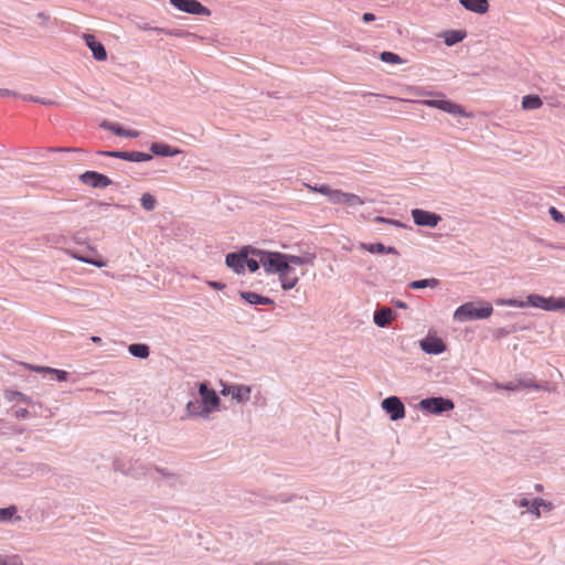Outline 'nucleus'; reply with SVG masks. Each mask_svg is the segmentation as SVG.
Returning a JSON list of instances; mask_svg holds the SVG:
<instances>
[{
	"instance_id": "1",
	"label": "nucleus",
	"mask_w": 565,
	"mask_h": 565,
	"mask_svg": "<svg viewBox=\"0 0 565 565\" xmlns=\"http://www.w3.org/2000/svg\"><path fill=\"white\" fill-rule=\"evenodd\" d=\"M315 260L316 254L309 252L299 256L286 254V259H282L278 273L276 274L281 284V288L284 290H290L298 284L299 277L296 275L292 265H313Z\"/></svg>"
},
{
	"instance_id": "2",
	"label": "nucleus",
	"mask_w": 565,
	"mask_h": 565,
	"mask_svg": "<svg viewBox=\"0 0 565 565\" xmlns=\"http://www.w3.org/2000/svg\"><path fill=\"white\" fill-rule=\"evenodd\" d=\"M306 186L312 191L326 195L333 204H343L348 206L363 205L364 200L354 193L343 192L341 190L331 189L329 185H309Z\"/></svg>"
},
{
	"instance_id": "3",
	"label": "nucleus",
	"mask_w": 565,
	"mask_h": 565,
	"mask_svg": "<svg viewBox=\"0 0 565 565\" xmlns=\"http://www.w3.org/2000/svg\"><path fill=\"white\" fill-rule=\"evenodd\" d=\"M493 312L490 303L477 308L473 302H466L456 309L454 318L458 321H468L489 318Z\"/></svg>"
},
{
	"instance_id": "4",
	"label": "nucleus",
	"mask_w": 565,
	"mask_h": 565,
	"mask_svg": "<svg viewBox=\"0 0 565 565\" xmlns=\"http://www.w3.org/2000/svg\"><path fill=\"white\" fill-rule=\"evenodd\" d=\"M255 256H259L262 267L267 275H276L278 273L280 263L286 259V254L279 252H269L258 248L250 249Z\"/></svg>"
},
{
	"instance_id": "5",
	"label": "nucleus",
	"mask_w": 565,
	"mask_h": 565,
	"mask_svg": "<svg viewBox=\"0 0 565 565\" xmlns=\"http://www.w3.org/2000/svg\"><path fill=\"white\" fill-rule=\"evenodd\" d=\"M526 306L541 308L543 310L553 311L557 309H565V298L559 297H542L539 295H529L526 297Z\"/></svg>"
},
{
	"instance_id": "6",
	"label": "nucleus",
	"mask_w": 565,
	"mask_h": 565,
	"mask_svg": "<svg viewBox=\"0 0 565 565\" xmlns=\"http://www.w3.org/2000/svg\"><path fill=\"white\" fill-rule=\"evenodd\" d=\"M418 103L426 105L428 107L440 109L451 115L470 117V115L467 114L460 105L452 103L451 100L448 99H424L419 100Z\"/></svg>"
},
{
	"instance_id": "7",
	"label": "nucleus",
	"mask_w": 565,
	"mask_h": 565,
	"mask_svg": "<svg viewBox=\"0 0 565 565\" xmlns=\"http://www.w3.org/2000/svg\"><path fill=\"white\" fill-rule=\"evenodd\" d=\"M419 407L433 414H440L454 409L455 405L452 401L444 397H429L420 401Z\"/></svg>"
},
{
	"instance_id": "8",
	"label": "nucleus",
	"mask_w": 565,
	"mask_h": 565,
	"mask_svg": "<svg viewBox=\"0 0 565 565\" xmlns=\"http://www.w3.org/2000/svg\"><path fill=\"white\" fill-rule=\"evenodd\" d=\"M172 6H174L178 10L196 15H206L211 14L210 9L204 7L201 2L196 0H169Z\"/></svg>"
},
{
	"instance_id": "9",
	"label": "nucleus",
	"mask_w": 565,
	"mask_h": 565,
	"mask_svg": "<svg viewBox=\"0 0 565 565\" xmlns=\"http://www.w3.org/2000/svg\"><path fill=\"white\" fill-rule=\"evenodd\" d=\"M199 393L202 397V404L205 411L204 413L211 414L212 412H214L220 404V398L216 395L215 391L209 390L205 383H201L199 387Z\"/></svg>"
},
{
	"instance_id": "10",
	"label": "nucleus",
	"mask_w": 565,
	"mask_h": 565,
	"mask_svg": "<svg viewBox=\"0 0 565 565\" xmlns=\"http://www.w3.org/2000/svg\"><path fill=\"white\" fill-rule=\"evenodd\" d=\"M382 407L390 415L392 420H397L405 416V407L396 396L385 398L382 402Z\"/></svg>"
},
{
	"instance_id": "11",
	"label": "nucleus",
	"mask_w": 565,
	"mask_h": 565,
	"mask_svg": "<svg viewBox=\"0 0 565 565\" xmlns=\"http://www.w3.org/2000/svg\"><path fill=\"white\" fill-rule=\"evenodd\" d=\"M412 216L416 225L428 227H435L441 220L438 214L420 209H414Z\"/></svg>"
},
{
	"instance_id": "12",
	"label": "nucleus",
	"mask_w": 565,
	"mask_h": 565,
	"mask_svg": "<svg viewBox=\"0 0 565 565\" xmlns=\"http://www.w3.org/2000/svg\"><path fill=\"white\" fill-rule=\"evenodd\" d=\"M246 256H248V247L242 248L238 253H231L226 256V265L235 273L242 274L245 270Z\"/></svg>"
},
{
	"instance_id": "13",
	"label": "nucleus",
	"mask_w": 565,
	"mask_h": 565,
	"mask_svg": "<svg viewBox=\"0 0 565 565\" xmlns=\"http://www.w3.org/2000/svg\"><path fill=\"white\" fill-rule=\"evenodd\" d=\"M81 180L84 184L93 188H106L111 184L108 177L95 171H86L81 175Z\"/></svg>"
},
{
	"instance_id": "14",
	"label": "nucleus",
	"mask_w": 565,
	"mask_h": 565,
	"mask_svg": "<svg viewBox=\"0 0 565 565\" xmlns=\"http://www.w3.org/2000/svg\"><path fill=\"white\" fill-rule=\"evenodd\" d=\"M423 351L429 354L443 353L446 349L444 341L437 337H427L420 341Z\"/></svg>"
},
{
	"instance_id": "15",
	"label": "nucleus",
	"mask_w": 565,
	"mask_h": 565,
	"mask_svg": "<svg viewBox=\"0 0 565 565\" xmlns=\"http://www.w3.org/2000/svg\"><path fill=\"white\" fill-rule=\"evenodd\" d=\"M83 39L85 40L86 45L90 49L93 56L97 61H105L107 58V52L105 46L98 42L94 35L84 34Z\"/></svg>"
},
{
	"instance_id": "16",
	"label": "nucleus",
	"mask_w": 565,
	"mask_h": 565,
	"mask_svg": "<svg viewBox=\"0 0 565 565\" xmlns=\"http://www.w3.org/2000/svg\"><path fill=\"white\" fill-rule=\"evenodd\" d=\"M222 393L230 394L237 402H246L250 397V387L245 385H233L227 388H224Z\"/></svg>"
},
{
	"instance_id": "17",
	"label": "nucleus",
	"mask_w": 565,
	"mask_h": 565,
	"mask_svg": "<svg viewBox=\"0 0 565 565\" xmlns=\"http://www.w3.org/2000/svg\"><path fill=\"white\" fill-rule=\"evenodd\" d=\"M460 4L472 12L483 14L489 10L488 0H459Z\"/></svg>"
},
{
	"instance_id": "18",
	"label": "nucleus",
	"mask_w": 565,
	"mask_h": 565,
	"mask_svg": "<svg viewBox=\"0 0 565 565\" xmlns=\"http://www.w3.org/2000/svg\"><path fill=\"white\" fill-rule=\"evenodd\" d=\"M150 150L157 156L174 157L180 154L182 151L178 148H172L169 145L154 142L151 145Z\"/></svg>"
},
{
	"instance_id": "19",
	"label": "nucleus",
	"mask_w": 565,
	"mask_h": 565,
	"mask_svg": "<svg viewBox=\"0 0 565 565\" xmlns=\"http://www.w3.org/2000/svg\"><path fill=\"white\" fill-rule=\"evenodd\" d=\"M394 319L391 308H381L374 313V323L379 327H386Z\"/></svg>"
},
{
	"instance_id": "20",
	"label": "nucleus",
	"mask_w": 565,
	"mask_h": 565,
	"mask_svg": "<svg viewBox=\"0 0 565 565\" xmlns=\"http://www.w3.org/2000/svg\"><path fill=\"white\" fill-rule=\"evenodd\" d=\"M360 248L363 249V250H367L369 253H372V254H383V253H386V254H397V250L395 247H385L382 243H374V244H365V243H362L360 245Z\"/></svg>"
},
{
	"instance_id": "21",
	"label": "nucleus",
	"mask_w": 565,
	"mask_h": 565,
	"mask_svg": "<svg viewBox=\"0 0 565 565\" xmlns=\"http://www.w3.org/2000/svg\"><path fill=\"white\" fill-rule=\"evenodd\" d=\"M241 297L250 305H270L273 300L268 297L252 291H242Z\"/></svg>"
},
{
	"instance_id": "22",
	"label": "nucleus",
	"mask_w": 565,
	"mask_h": 565,
	"mask_svg": "<svg viewBox=\"0 0 565 565\" xmlns=\"http://www.w3.org/2000/svg\"><path fill=\"white\" fill-rule=\"evenodd\" d=\"M541 508H543L545 511H552L553 504L544 499L537 498L534 499L531 503V509L529 512L535 516V519L541 518Z\"/></svg>"
},
{
	"instance_id": "23",
	"label": "nucleus",
	"mask_w": 565,
	"mask_h": 565,
	"mask_svg": "<svg viewBox=\"0 0 565 565\" xmlns=\"http://www.w3.org/2000/svg\"><path fill=\"white\" fill-rule=\"evenodd\" d=\"M21 516L17 514V508L10 505L8 508L0 509V523H12L20 521Z\"/></svg>"
},
{
	"instance_id": "24",
	"label": "nucleus",
	"mask_w": 565,
	"mask_h": 565,
	"mask_svg": "<svg viewBox=\"0 0 565 565\" xmlns=\"http://www.w3.org/2000/svg\"><path fill=\"white\" fill-rule=\"evenodd\" d=\"M203 404L199 401H190L186 404V413L189 416L209 417V413H204Z\"/></svg>"
},
{
	"instance_id": "25",
	"label": "nucleus",
	"mask_w": 565,
	"mask_h": 565,
	"mask_svg": "<svg viewBox=\"0 0 565 565\" xmlns=\"http://www.w3.org/2000/svg\"><path fill=\"white\" fill-rule=\"evenodd\" d=\"M543 102L537 95H526L522 98V108L524 110H533L542 107Z\"/></svg>"
},
{
	"instance_id": "26",
	"label": "nucleus",
	"mask_w": 565,
	"mask_h": 565,
	"mask_svg": "<svg viewBox=\"0 0 565 565\" xmlns=\"http://www.w3.org/2000/svg\"><path fill=\"white\" fill-rule=\"evenodd\" d=\"M115 471H121L124 475L131 476L134 478H138L140 475L135 472L132 469V461H116L114 466Z\"/></svg>"
},
{
	"instance_id": "27",
	"label": "nucleus",
	"mask_w": 565,
	"mask_h": 565,
	"mask_svg": "<svg viewBox=\"0 0 565 565\" xmlns=\"http://www.w3.org/2000/svg\"><path fill=\"white\" fill-rule=\"evenodd\" d=\"M439 285V280L436 278L420 279L414 280L409 284V288L412 289H422V288H435Z\"/></svg>"
},
{
	"instance_id": "28",
	"label": "nucleus",
	"mask_w": 565,
	"mask_h": 565,
	"mask_svg": "<svg viewBox=\"0 0 565 565\" xmlns=\"http://www.w3.org/2000/svg\"><path fill=\"white\" fill-rule=\"evenodd\" d=\"M129 353H131L134 356L146 359L149 356V348L146 344H130L128 347Z\"/></svg>"
},
{
	"instance_id": "29",
	"label": "nucleus",
	"mask_w": 565,
	"mask_h": 565,
	"mask_svg": "<svg viewBox=\"0 0 565 565\" xmlns=\"http://www.w3.org/2000/svg\"><path fill=\"white\" fill-rule=\"evenodd\" d=\"M250 247H248V256H246L245 267L248 268L249 271L255 273L262 266V262H259V256H255L250 253Z\"/></svg>"
},
{
	"instance_id": "30",
	"label": "nucleus",
	"mask_w": 565,
	"mask_h": 565,
	"mask_svg": "<svg viewBox=\"0 0 565 565\" xmlns=\"http://www.w3.org/2000/svg\"><path fill=\"white\" fill-rule=\"evenodd\" d=\"M71 256L77 260H81L83 263H87V264H92L96 267H105L106 266V262L102 258H89V257H86V256H83V255H79L77 253H71Z\"/></svg>"
},
{
	"instance_id": "31",
	"label": "nucleus",
	"mask_w": 565,
	"mask_h": 565,
	"mask_svg": "<svg viewBox=\"0 0 565 565\" xmlns=\"http://www.w3.org/2000/svg\"><path fill=\"white\" fill-rule=\"evenodd\" d=\"M110 130L115 135L122 136V137L137 138L140 135L139 131H137V130H126V129L121 128L120 126H116V125L110 126Z\"/></svg>"
},
{
	"instance_id": "32",
	"label": "nucleus",
	"mask_w": 565,
	"mask_h": 565,
	"mask_svg": "<svg viewBox=\"0 0 565 565\" xmlns=\"http://www.w3.org/2000/svg\"><path fill=\"white\" fill-rule=\"evenodd\" d=\"M151 158H152L151 154H148L145 152H139V151L128 152V161L141 162V161H149V160H151Z\"/></svg>"
},
{
	"instance_id": "33",
	"label": "nucleus",
	"mask_w": 565,
	"mask_h": 565,
	"mask_svg": "<svg viewBox=\"0 0 565 565\" xmlns=\"http://www.w3.org/2000/svg\"><path fill=\"white\" fill-rule=\"evenodd\" d=\"M141 205L145 210L147 211H152L154 207H156V199L149 194V193H145L142 196H141Z\"/></svg>"
},
{
	"instance_id": "34",
	"label": "nucleus",
	"mask_w": 565,
	"mask_h": 565,
	"mask_svg": "<svg viewBox=\"0 0 565 565\" xmlns=\"http://www.w3.org/2000/svg\"><path fill=\"white\" fill-rule=\"evenodd\" d=\"M495 303L499 306H510L516 308H524L526 306V301H521L516 299H498Z\"/></svg>"
},
{
	"instance_id": "35",
	"label": "nucleus",
	"mask_w": 565,
	"mask_h": 565,
	"mask_svg": "<svg viewBox=\"0 0 565 565\" xmlns=\"http://www.w3.org/2000/svg\"><path fill=\"white\" fill-rule=\"evenodd\" d=\"M381 60L385 63H391V64L402 63V58L397 54L392 53V52H383L381 54Z\"/></svg>"
},
{
	"instance_id": "36",
	"label": "nucleus",
	"mask_w": 565,
	"mask_h": 565,
	"mask_svg": "<svg viewBox=\"0 0 565 565\" xmlns=\"http://www.w3.org/2000/svg\"><path fill=\"white\" fill-rule=\"evenodd\" d=\"M463 38L465 33H462L461 31H454L446 38L445 42L447 45H454L457 42L462 41Z\"/></svg>"
},
{
	"instance_id": "37",
	"label": "nucleus",
	"mask_w": 565,
	"mask_h": 565,
	"mask_svg": "<svg viewBox=\"0 0 565 565\" xmlns=\"http://www.w3.org/2000/svg\"><path fill=\"white\" fill-rule=\"evenodd\" d=\"M102 156L111 157V158H120L128 160V152L127 151H100Z\"/></svg>"
},
{
	"instance_id": "38",
	"label": "nucleus",
	"mask_w": 565,
	"mask_h": 565,
	"mask_svg": "<svg viewBox=\"0 0 565 565\" xmlns=\"http://www.w3.org/2000/svg\"><path fill=\"white\" fill-rule=\"evenodd\" d=\"M0 565H23L17 556L3 557L0 555Z\"/></svg>"
},
{
	"instance_id": "39",
	"label": "nucleus",
	"mask_w": 565,
	"mask_h": 565,
	"mask_svg": "<svg viewBox=\"0 0 565 565\" xmlns=\"http://www.w3.org/2000/svg\"><path fill=\"white\" fill-rule=\"evenodd\" d=\"M7 398H8L9 401H13V399H15V398H20V399H21V401H23V402H28V397H26V396H24V395H23L22 393H20V392H8V393H7Z\"/></svg>"
},
{
	"instance_id": "40",
	"label": "nucleus",
	"mask_w": 565,
	"mask_h": 565,
	"mask_svg": "<svg viewBox=\"0 0 565 565\" xmlns=\"http://www.w3.org/2000/svg\"><path fill=\"white\" fill-rule=\"evenodd\" d=\"M550 214H551L552 218H553L554 221H556V222H562V221H564V216H563V214H562L559 211H557L554 206H552V207L550 209Z\"/></svg>"
},
{
	"instance_id": "41",
	"label": "nucleus",
	"mask_w": 565,
	"mask_h": 565,
	"mask_svg": "<svg viewBox=\"0 0 565 565\" xmlns=\"http://www.w3.org/2000/svg\"><path fill=\"white\" fill-rule=\"evenodd\" d=\"M30 370L36 372V373H52L53 369L52 367H49V366H34V365H29L28 366Z\"/></svg>"
},
{
	"instance_id": "42",
	"label": "nucleus",
	"mask_w": 565,
	"mask_h": 565,
	"mask_svg": "<svg viewBox=\"0 0 565 565\" xmlns=\"http://www.w3.org/2000/svg\"><path fill=\"white\" fill-rule=\"evenodd\" d=\"M52 374H55L56 379L58 381H66V379H67V372L66 371L53 369Z\"/></svg>"
},
{
	"instance_id": "43",
	"label": "nucleus",
	"mask_w": 565,
	"mask_h": 565,
	"mask_svg": "<svg viewBox=\"0 0 565 565\" xmlns=\"http://www.w3.org/2000/svg\"><path fill=\"white\" fill-rule=\"evenodd\" d=\"M531 503H532V501L527 500L526 498H523L518 502V505L521 508H527V510H530Z\"/></svg>"
},
{
	"instance_id": "44",
	"label": "nucleus",
	"mask_w": 565,
	"mask_h": 565,
	"mask_svg": "<svg viewBox=\"0 0 565 565\" xmlns=\"http://www.w3.org/2000/svg\"><path fill=\"white\" fill-rule=\"evenodd\" d=\"M29 415V412L26 408H19L15 411V416L18 418H25Z\"/></svg>"
},
{
	"instance_id": "45",
	"label": "nucleus",
	"mask_w": 565,
	"mask_h": 565,
	"mask_svg": "<svg viewBox=\"0 0 565 565\" xmlns=\"http://www.w3.org/2000/svg\"><path fill=\"white\" fill-rule=\"evenodd\" d=\"M207 284L210 287L217 289V290H222L225 288V285L222 282H218V281H209Z\"/></svg>"
},
{
	"instance_id": "46",
	"label": "nucleus",
	"mask_w": 565,
	"mask_h": 565,
	"mask_svg": "<svg viewBox=\"0 0 565 565\" xmlns=\"http://www.w3.org/2000/svg\"><path fill=\"white\" fill-rule=\"evenodd\" d=\"M364 22L369 23L375 20V15L373 13L366 12L362 15Z\"/></svg>"
},
{
	"instance_id": "47",
	"label": "nucleus",
	"mask_w": 565,
	"mask_h": 565,
	"mask_svg": "<svg viewBox=\"0 0 565 565\" xmlns=\"http://www.w3.org/2000/svg\"><path fill=\"white\" fill-rule=\"evenodd\" d=\"M375 222H379V223H390V224H397L396 221H392V220H388V218H385L383 216H376L374 218Z\"/></svg>"
},
{
	"instance_id": "48",
	"label": "nucleus",
	"mask_w": 565,
	"mask_h": 565,
	"mask_svg": "<svg viewBox=\"0 0 565 565\" xmlns=\"http://www.w3.org/2000/svg\"><path fill=\"white\" fill-rule=\"evenodd\" d=\"M13 463H15L17 468H14V471H20V468H18V466L20 465H25L26 461H19V460H15V461H12ZM21 471L23 472H30V469H24V468H21Z\"/></svg>"
},
{
	"instance_id": "49",
	"label": "nucleus",
	"mask_w": 565,
	"mask_h": 565,
	"mask_svg": "<svg viewBox=\"0 0 565 565\" xmlns=\"http://www.w3.org/2000/svg\"><path fill=\"white\" fill-rule=\"evenodd\" d=\"M157 470H158V472H160L164 478H171V477H173V476H174V473H173V472L168 471V470H166V469H159V468H158Z\"/></svg>"
},
{
	"instance_id": "50",
	"label": "nucleus",
	"mask_w": 565,
	"mask_h": 565,
	"mask_svg": "<svg viewBox=\"0 0 565 565\" xmlns=\"http://www.w3.org/2000/svg\"><path fill=\"white\" fill-rule=\"evenodd\" d=\"M498 387L512 391V390H515L518 386L513 385V384H508V385H504V386L499 385Z\"/></svg>"
},
{
	"instance_id": "51",
	"label": "nucleus",
	"mask_w": 565,
	"mask_h": 565,
	"mask_svg": "<svg viewBox=\"0 0 565 565\" xmlns=\"http://www.w3.org/2000/svg\"><path fill=\"white\" fill-rule=\"evenodd\" d=\"M92 341L95 343H100L102 339L99 337H92Z\"/></svg>"
},
{
	"instance_id": "52",
	"label": "nucleus",
	"mask_w": 565,
	"mask_h": 565,
	"mask_svg": "<svg viewBox=\"0 0 565 565\" xmlns=\"http://www.w3.org/2000/svg\"><path fill=\"white\" fill-rule=\"evenodd\" d=\"M535 490L536 491H542L543 490V486L542 484H535Z\"/></svg>"
},
{
	"instance_id": "53",
	"label": "nucleus",
	"mask_w": 565,
	"mask_h": 565,
	"mask_svg": "<svg viewBox=\"0 0 565 565\" xmlns=\"http://www.w3.org/2000/svg\"><path fill=\"white\" fill-rule=\"evenodd\" d=\"M397 306L401 307V308H405L406 307L405 303H403V302H397Z\"/></svg>"
},
{
	"instance_id": "54",
	"label": "nucleus",
	"mask_w": 565,
	"mask_h": 565,
	"mask_svg": "<svg viewBox=\"0 0 565 565\" xmlns=\"http://www.w3.org/2000/svg\"><path fill=\"white\" fill-rule=\"evenodd\" d=\"M39 17H40L41 19L46 18L43 13H40V14H39Z\"/></svg>"
},
{
	"instance_id": "55",
	"label": "nucleus",
	"mask_w": 565,
	"mask_h": 565,
	"mask_svg": "<svg viewBox=\"0 0 565 565\" xmlns=\"http://www.w3.org/2000/svg\"><path fill=\"white\" fill-rule=\"evenodd\" d=\"M158 31L166 32V34H169V31H163L162 29H157Z\"/></svg>"
}]
</instances>
